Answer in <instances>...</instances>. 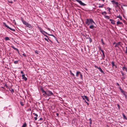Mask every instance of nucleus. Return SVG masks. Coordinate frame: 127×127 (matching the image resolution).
I'll return each instance as SVG.
<instances>
[{"mask_svg": "<svg viewBox=\"0 0 127 127\" xmlns=\"http://www.w3.org/2000/svg\"><path fill=\"white\" fill-rule=\"evenodd\" d=\"M85 23L86 24L88 25H93V24H95V23L92 19H87Z\"/></svg>", "mask_w": 127, "mask_h": 127, "instance_id": "1", "label": "nucleus"}, {"mask_svg": "<svg viewBox=\"0 0 127 127\" xmlns=\"http://www.w3.org/2000/svg\"><path fill=\"white\" fill-rule=\"evenodd\" d=\"M45 94H46L48 96H50L51 95H53V94L51 91H46Z\"/></svg>", "mask_w": 127, "mask_h": 127, "instance_id": "2", "label": "nucleus"}, {"mask_svg": "<svg viewBox=\"0 0 127 127\" xmlns=\"http://www.w3.org/2000/svg\"><path fill=\"white\" fill-rule=\"evenodd\" d=\"M3 24L7 28L13 31V32L15 31V30L14 29H12L11 28L9 27L7 25H6V24L5 23H4Z\"/></svg>", "mask_w": 127, "mask_h": 127, "instance_id": "3", "label": "nucleus"}, {"mask_svg": "<svg viewBox=\"0 0 127 127\" xmlns=\"http://www.w3.org/2000/svg\"><path fill=\"white\" fill-rule=\"evenodd\" d=\"M75 0L79 3L81 5L85 6L86 5V4L83 3L81 0Z\"/></svg>", "mask_w": 127, "mask_h": 127, "instance_id": "4", "label": "nucleus"}, {"mask_svg": "<svg viewBox=\"0 0 127 127\" xmlns=\"http://www.w3.org/2000/svg\"><path fill=\"white\" fill-rule=\"evenodd\" d=\"M22 77L23 79L24 80L26 81L27 80V78L25 76V74H23L22 75Z\"/></svg>", "mask_w": 127, "mask_h": 127, "instance_id": "5", "label": "nucleus"}, {"mask_svg": "<svg viewBox=\"0 0 127 127\" xmlns=\"http://www.w3.org/2000/svg\"><path fill=\"white\" fill-rule=\"evenodd\" d=\"M33 115H34V116H35V117H34V120H36L37 119V117L38 116V115L37 114H35V113H33Z\"/></svg>", "mask_w": 127, "mask_h": 127, "instance_id": "6", "label": "nucleus"}, {"mask_svg": "<svg viewBox=\"0 0 127 127\" xmlns=\"http://www.w3.org/2000/svg\"><path fill=\"white\" fill-rule=\"evenodd\" d=\"M95 67H97L98 69H99V71L102 73H104V72L103 70H102L101 68L100 67H97L95 66Z\"/></svg>", "mask_w": 127, "mask_h": 127, "instance_id": "7", "label": "nucleus"}, {"mask_svg": "<svg viewBox=\"0 0 127 127\" xmlns=\"http://www.w3.org/2000/svg\"><path fill=\"white\" fill-rule=\"evenodd\" d=\"M120 42H118V43H116V45L115 46V47H117L119 48V46L120 45Z\"/></svg>", "mask_w": 127, "mask_h": 127, "instance_id": "8", "label": "nucleus"}, {"mask_svg": "<svg viewBox=\"0 0 127 127\" xmlns=\"http://www.w3.org/2000/svg\"><path fill=\"white\" fill-rule=\"evenodd\" d=\"M110 21L111 22L112 24H115V21L112 19H110Z\"/></svg>", "mask_w": 127, "mask_h": 127, "instance_id": "9", "label": "nucleus"}, {"mask_svg": "<svg viewBox=\"0 0 127 127\" xmlns=\"http://www.w3.org/2000/svg\"><path fill=\"white\" fill-rule=\"evenodd\" d=\"M39 29H40V31L42 33H43L44 32H46L44 31L43 30L41 29V28H39Z\"/></svg>", "mask_w": 127, "mask_h": 127, "instance_id": "10", "label": "nucleus"}, {"mask_svg": "<svg viewBox=\"0 0 127 127\" xmlns=\"http://www.w3.org/2000/svg\"><path fill=\"white\" fill-rule=\"evenodd\" d=\"M26 27L29 28H30L31 27V25L27 23V24L26 25Z\"/></svg>", "mask_w": 127, "mask_h": 127, "instance_id": "11", "label": "nucleus"}, {"mask_svg": "<svg viewBox=\"0 0 127 127\" xmlns=\"http://www.w3.org/2000/svg\"><path fill=\"white\" fill-rule=\"evenodd\" d=\"M117 25H122L123 24L122 23V22H120L119 21H118L117 23Z\"/></svg>", "mask_w": 127, "mask_h": 127, "instance_id": "12", "label": "nucleus"}, {"mask_svg": "<svg viewBox=\"0 0 127 127\" xmlns=\"http://www.w3.org/2000/svg\"><path fill=\"white\" fill-rule=\"evenodd\" d=\"M111 2H113L114 3L116 4H118V3L115 0H113L112 1H111Z\"/></svg>", "mask_w": 127, "mask_h": 127, "instance_id": "13", "label": "nucleus"}, {"mask_svg": "<svg viewBox=\"0 0 127 127\" xmlns=\"http://www.w3.org/2000/svg\"><path fill=\"white\" fill-rule=\"evenodd\" d=\"M80 72L79 71H78L76 72V77H78V76L79 74H80Z\"/></svg>", "mask_w": 127, "mask_h": 127, "instance_id": "14", "label": "nucleus"}, {"mask_svg": "<svg viewBox=\"0 0 127 127\" xmlns=\"http://www.w3.org/2000/svg\"><path fill=\"white\" fill-rule=\"evenodd\" d=\"M22 22L24 24H25V25H26L27 24V22L26 21H24V20H22Z\"/></svg>", "mask_w": 127, "mask_h": 127, "instance_id": "15", "label": "nucleus"}, {"mask_svg": "<svg viewBox=\"0 0 127 127\" xmlns=\"http://www.w3.org/2000/svg\"><path fill=\"white\" fill-rule=\"evenodd\" d=\"M91 25L90 26V28L91 29H93L94 28V26L93 25Z\"/></svg>", "mask_w": 127, "mask_h": 127, "instance_id": "16", "label": "nucleus"}, {"mask_svg": "<svg viewBox=\"0 0 127 127\" xmlns=\"http://www.w3.org/2000/svg\"><path fill=\"white\" fill-rule=\"evenodd\" d=\"M101 52L102 53V54H103V57L104 58H105V55L104 54V51H103V50H101Z\"/></svg>", "mask_w": 127, "mask_h": 127, "instance_id": "17", "label": "nucleus"}, {"mask_svg": "<svg viewBox=\"0 0 127 127\" xmlns=\"http://www.w3.org/2000/svg\"><path fill=\"white\" fill-rule=\"evenodd\" d=\"M5 39L6 40H10L9 38L8 37H6L5 38Z\"/></svg>", "mask_w": 127, "mask_h": 127, "instance_id": "18", "label": "nucleus"}, {"mask_svg": "<svg viewBox=\"0 0 127 127\" xmlns=\"http://www.w3.org/2000/svg\"><path fill=\"white\" fill-rule=\"evenodd\" d=\"M27 126V124L26 123H24L23 126H22V127H26Z\"/></svg>", "mask_w": 127, "mask_h": 127, "instance_id": "19", "label": "nucleus"}, {"mask_svg": "<svg viewBox=\"0 0 127 127\" xmlns=\"http://www.w3.org/2000/svg\"><path fill=\"white\" fill-rule=\"evenodd\" d=\"M85 98L88 101H89V100L88 99V98L87 96H84Z\"/></svg>", "mask_w": 127, "mask_h": 127, "instance_id": "20", "label": "nucleus"}, {"mask_svg": "<svg viewBox=\"0 0 127 127\" xmlns=\"http://www.w3.org/2000/svg\"><path fill=\"white\" fill-rule=\"evenodd\" d=\"M104 5V4H101V5L99 6L98 7L99 8H100V7H103V6Z\"/></svg>", "mask_w": 127, "mask_h": 127, "instance_id": "21", "label": "nucleus"}, {"mask_svg": "<svg viewBox=\"0 0 127 127\" xmlns=\"http://www.w3.org/2000/svg\"><path fill=\"white\" fill-rule=\"evenodd\" d=\"M117 17L119 18H120V19L121 20H122V17L120 16V15L119 16H117Z\"/></svg>", "mask_w": 127, "mask_h": 127, "instance_id": "22", "label": "nucleus"}, {"mask_svg": "<svg viewBox=\"0 0 127 127\" xmlns=\"http://www.w3.org/2000/svg\"><path fill=\"white\" fill-rule=\"evenodd\" d=\"M10 90L11 91V92L12 93L14 92V90L13 89H11V90Z\"/></svg>", "mask_w": 127, "mask_h": 127, "instance_id": "23", "label": "nucleus"}, {"mask_svg": "<svg viewBox=\"0 0 127 127\" xmlns=\"http://www.w3.org/2000/svg\"><path fill=\"white\" fill-rule=\"evenodd\" d=\"M41 90L42 91V92L43 93H45H45L46 92V91H44L43 89H41Z\"/></svg>", "mask_w": 127, "mask_h": 127, "instance_id": "24", "label": "nucleus"}, {"mask_svg": "<svg viewBox=\"0 0 127 127\" xmlns=\"http://www.w3.org/2000/svg\"><path fill=\"white\" fill-rule=\"evenodd\" d=\"M89 120L90 121V125H91L92 124V120L91 118H90Z\"/></svg>", "mask_w": 127, "mask_h": 127, "instance_id": "25", "label": "nucleus"}, {"mask_svg": "<svg viewBox=\"0 0 127 127\" xmlns=\"http://www.w3.org/2000/svg\"><path fill=\"white\" fill-rule=\"evenodd\" d=\"M105 17L108 19H109V17L107 16H105Z\"/></svg>", "mask_w": 127, "mask_h": 127, "instance_id": "26", "label": "nucleus"}, {"mask_svg": "<svg viewBox=\"0 0 127 127\" xmlns=\"http://www.w3.org/2000/svg\"><path fill=\"white\" fill-rule=\"evenodd\" d=\"M18 61H16L14 62V63L15 64H16L18 63Z\"/></svg>", "mask_w": 127, "mask_h": 127, "instance_id": "27", "label": "nucleus"}, {"mask_svg": "<svg viewBox=\"0 0 127 127\" xmlns=\"http://www.w3.org/2000/svg\"><path fill=\"white\" fill-rule=\"evenodd\" d=\"M111 63L113 66H115V65L114 64V62H112Z\"/></svg>", "mask_w": 127, "mask_h": 127, "instance_id": "28", "label": "nucleus"}, {"mask_svg": "<svg viewBox=\"0 0 127 127\" xmlns=\"http://www.w3.org/2000/svg\"><path fill=\"white\" fill-rule=\"evenodd\" d=\"M101 41L102 44H105V43L104 42L103 40L102 39H101Z\"/></svg>", "mask_w": 127, "mask_h": 127, "instance_id": "29", "label": "nucleus"}, {"mask_svg": "<svg viewBox=\"0 0 127 127\" xmlns=\"http://www.w3.org/2000/svg\"><path fill=\"white\" fill-rule=\"evenodd\" d=\"M8 2L9 3H12V1L11 0H10V1H9V0H8Z\"/></svg>", "mask_w": 127, "mask_h": 127, "instance_id": "30", "label": "nucleus"}, {"mask_svg": "<svg viewBox=\"0 0 127 127\" xmlns=\"http://www.w3.org/2000/svg\"><path fill=\"white\" fill-rule=\"evenodd\" d=\"M20 104L22 106H23L24 105V104L22 102L20 101Z\"/></svg>", "mask_w": 127, "mask_h": 127, "instance_id": "31", "label": "nucleus"}, {"mask_svg": "<svg viewBox=\"0 0 127 127\" xmlns=\"http://www.w3.org/2000/svg\"><path fill=\"white\" fill-rule=\"evenodd\" d=\"M127 68H126V67L125 66H124L122 67V69L123 70L124 69H125L126 70V69Z\"/></svg>", "mask_w": 127, "mask_h": 127, "instance_id": "32", "label": "nucleus"}, {"mask_svg": "<svg viewBox=\"0 0 127 127\" xmlns=\"http://www.w3.org/2000/svg\"><path fill=\"white\" fill-rule=\"evenodd\" d=\"M11 47L14 50H16V48H15L14 46H11Z\"/></svg>", "mask_w": 127, "mask_h": 127, "instance_id": "33", "label": "nucleus"}, {"mask_svg": "<svg viewBox=\"0 0 127 127\" xmlns=\"http://www.w3.org/2000/svg\"><path fill=\"white\" fill-rule=\"evenodd\" d=\"M80 77H81V78L82 79V74H81V72H80Z\"/></svg>", "mask_w": 127, "mask_h": 127, "instance_id": "34", "label": "nucleus"}, {"mask_svg": "<svg viewBox=\"0 0 127 127\" xmlns=\"http://www.w3.org/2000/svg\"><path fill=\"white\" fill-rule=\"evenodd\" d=\"M107 9H108L109 12H110V10L111 9L109 7H107Z\"/></svg>", "mask_w": 127, "mask_h": 127, "instance_id": "35", "label": "nucleus"}, {"mask_svg": "<svg viewBox=\"0 0 127 127\" xmlns=\"http://www.w3.org/2000/svg\"><path fill=\"white\" fill-rule=\"evenodd\" d=\"M125 53L127 54V47H126V50Z\"/></svg>", "mask_w": 127, "mask_h": 127, "instance_id": "36", "label": "nucleus"}, {"mask_svg": "<svg viewBox=\"0 0 127 127\" xmlns=\"http://www.w3.org/2000/svg\"><path fill=\"white\" fill-rule=\"evenodd\" d=\"M16 50L18 52V53H19V51L18 50V49H17V48H16Z\"/></svg>", "mask_w": 127, "mask_h": 127, "instance_id": "37", "label": "nucleus"}, {"mask_svg": "<svg viewBox=\"0 0 127 127\" xmlns=\"http://www.w3.org/2000/svg\"><path fill=\"white\" fill-rule=\"evenodd\" d=\"M23 55L25 57L26 56V55L25 53L23 54Z\"/></svg>", "mask_w": 127, "mask_h": 127, "instance_id": "38", "label": "nucleus"}, {"mask_svg": "<svg viewBox=\"0 0 127 127\" xmlns=\"http://www.w3.org/2000/svg\"><path fill=\"white\" fill-rule=\"evenodd\" d=\"M44 39H45V40L47 41L48 42V39L47 38H44Z\"/></svg>", "mask_w": 127, "mask_h": 127, "instance_id": "39", "label": "nucleus"}, {"mask_svg": "<svg viewBox=\"0 0 127 127\" xmlns=\"http://www.w3.org/2000/svg\"><path fill=\"white\" fill-rule=\"evenodd\" d=\"M85 102L87 103V104L88 105H89V103L87 102H86V100H85Z\"/></svg>", "mask_w": 127, "mask_h": 127, "instance_id": "40", "label": "nucleus"}, {"mask_svg": "<svg viewBox=\"0 0 127 127\" xmlns=\"http://www.w3.org/2000/svg\"><path fill=\"white\" fill-rule=\"evenodd\" d=\"M118 108L119 109L120 108V106L119 104H118Z\"/></svg>", "mask_w": 127, "mask_h": 127, "instance_id": "41", "label": "nucleus"}, {"mask_svg": "<svg viewBox=\"0 0 127 127\" xmlns=\"http://www.w3.org/2000/svg\"><path fill=\"white\" fill-rule=\"evenodd\" d=\"M49 35H51V36H53V37H55V36L54 35H52V34H49Z\"/></svg>", "mask_w": 127, "mask_h": 127, "instance_id": "42", "label": "nucleus"}, {"mask_svg": "<svg viewBox=\"0 0 127 127\" xmlns=\"http://www.w3.org/2000/svg\"><path fill=\"white\" fill-rule=\"evenodd\" d=\"M99 50H100L101 51V50H102L100 47V48H99Z\"/></svg>", "mask_w": 127, "mask_h": 127, "instance_id": "43", "label": "nucleus"}, {"mask_svg": "<svg viewBox=\"0 0 127 127\" xmlns=\"http://www.w3.org/2000/svg\"><path fill=\"white\" fill-rule=\"evenodd\" d=\"M21 73L22 74H23L24 73L23 72V71H21Z\"/></svg>", "mask_w": 127, "mask_h": 127, "instance_id": "44", "label": "nucleus"}, {"mask_svg": "<svg viewBox=\"0 0 127 127\" xmlns=\"http://www.w3.org/2000/svg\"><path fill=\"white\" fill-rule=\"evenodd\" d=\"M123 116L124 117H126V116L124 114H123Z\"/></svg>", "mask_w": 127, "mask_h": 127, "instance_id": "45", "label": "nucleus"}, {"mask_svg": "<svg viewBox=\"0 0 127 127\" xmlns=\"http://www.w3.org/2000/svg\"><path fill=\"white\" fill-rule=\"evenodd\" d=\"M42 120V118H40V119H39L40 120Z\"/></svg>", "mask_w": 127, "mask_h": 127, "instance_id": "46", "label": "nucleus"}, {"mask_svg": "<svg viewBox=\"0 0 127 127\" xmlns=\"http://www.w3.org/2000/svg\"><path fill=\"white\" fill-rule=\"evenodd\" d=\"M43 95H44V96H45V95H46V94H45V93H44V94H43Z\"/></svg>", "mask_w": 127, "mask_h": 127, "instance_id": "47", "label": "nucleus"}, {"mask_svg": "<svg viewBox=\"0 0 127 127\" xmlns=\"http://www.w3.org/2000/svg\"><path fill=\"white\" fill-rule=\"evenodd\" d=\"M71 74L72 75H73V76H74V74L73 73H71Z\"/></svg>", "mask_w": 127, "mask_h": 127, "instance_id": "48", "label": "nucleus"}, {"mask_svg": "<svg viewBox=\"0 0 127 127\" xmlns=\"http://www.w3.org/2000/svg\"><path fill=\"white\" fill-rule=\"evenodd\" d=\"M103 12V13H105V14H106V13L105 11H104V12Z\"/></svg>", "mask_w": 127, "mask_h": 127, "instance_id": "49", "label": "nucleus"}, {"mask_svg": "<svg viewBox=\"0 0 127 127\" xmlns=\"http://www.w3.org/2000/svg\"><path fill=\"white\" fill-rule=\"evenodd\" d=\"M56 115H57V116H58V115H59V114L58 113H57V114Z\"/></svg>", "mask_w": 127, "mask_h": 127, "instance_id": "50", "label": "nucleus"}, {"mask_svg": "<svg viewBox=\"0 0 127 127\" xmlns=\"http://www.w3.org/2000/svg\"><path fill=\"white\" fill-rule=\"evenodd\" d=\"M37 51H35V53H36L37 54H38V53H37Z\"/></svg>", "mask_w": 127, "mask_h": 127, "instance_id": "51", "label": "nucleus"}, {"mask_svg": "<svg viewBox=\"0 0 127 127\" xmlns=\"http://www.w3.org/2000/svg\"><path fill=\"white\" fill-rule=\"evenodd\" d=\"M103 13H103V12H102V13H101V14H103Z\"/></svg>", "mask_w": 127, "mask_h": 127, "instance_id": "52", "label": "nucleus"}, {"mask_svg": "<svg viewBox=\"0 0 127 127\" xmlns=\"http://www.w3.org/2000/svg\"><path fill=\"white\" fill-rule=\"evenodd\" d=\"M117 84L118 85V86H119V84L118 83H117Z\"/></svg>", "mask_w": 127, "mask_h": 127, "instance_id": "53", "label": "nucleus"}, {"mask_svg": "<svg viewBox=\"0 0 127 127\" xmlns=\"http://www.w3.org/2000/svg\"><path fill=\"white\" fill-rule=\"evenodd\" d=\"M126 71L127 72V68H126Z\"/></svg>", "mask_w": 127, "mask_h": 127, "instance_id": "54", "label": "nucleus"}, {"mask_svg": "<svg viewBox=\"0 0 127 127\" xmlns=\"http://www.w3.org/2000/svg\"><path fill=\"white\" fill-rule=\"evenodd\" d=\"M115 44V42H114V43H113V44Z\"/></svg>", "mask_w": 127, "mask_h": 127, "instance_id": "55", "label": "nucleus"}, {"mask_svg": "<svg viewBox=\"0 0 127 127\" xmlns=\"http://www.w3.org/2000/svg\"><path fill=\"white\" fill-rule=\"evenodd\" d=\"M122 75H123V72H122Z\"/></svg>", "mask_w": 127, "mask_h": 127, "instance_id": "56", "label": "nucleus"}, {"mask_svg": "<svg viewBox=\"0 0 127 127\" xmlns=\"http://www.w3.org/2000/svg\"><path fill=\"white\" fill-rule=\"evenodd\" d=\"M91 39L90 40V41L91 42L92 41H91Z\"/></svg>", "mask_w": 127, "mask_h": 127, "instance_id": "57", "label": "nucleus"}, {"mask_svg": "<svg viewBox=\"0 0 127 127\" xmlns=\"http://www.w3.org/2000/svg\"><path fill=\"white\" fill-rule=\"evenodd\" d=\"M124 79V78H122V80H123V79Z\"/></svg>", "mask_w": 127, "mask_h": 127, "instance_id": "58", "label": "nucleus"}, {"mask_svg": "<svg viewBox=\"0 0 127 127\" xmlns=\"http://www.w3.org/2000/svg\"><path fill=\"white\" fill-rule=\"evenodd\" d=\"M121 91L122 92V89H121Z\"/></svg>", "mask_w": 127, "mask_h": 127, "instance_id": "59", "label": "nucleus"}, {"mask_svg": "<svg viewBox=\"0 0 127 127\" xmlns=\"http://www.w3.org/2000/svg\"><path fill=\"white\" fill-rule=\"evenodd\" d=\"M49 40L50 41H51V40H50V39H49Z\"/></svg>", "mask_w": 127, "mask_h": 127, "instance_id": "60", "label": "nucleus"}, {"mask_svg": "<svg viewBox=\"0 0 127 127\" xmlns=\"http://www.w3.org/2000/svg\"><path fill=\"white\" fill-rule=\"evenodd\" d=\"M16 0H14V1H15Z\"/></svg>", "mask_w": 127, "mask_h": 127, "instance_id": "61", "label": "nucleus"}, {"mask_svg": "<svg viewBox=\"0 0 127 127\" xmlns=\"http://www.w3.org/2000/svg\"><path fill=\"white\" fill-rule=\"evenodd\" d=\"M104 0H103V1H104Z\"/></svg>", "mask_w": 127, "mask_h": 127, "instance_id": "62", "label": "nucleus"}]
</instances>
